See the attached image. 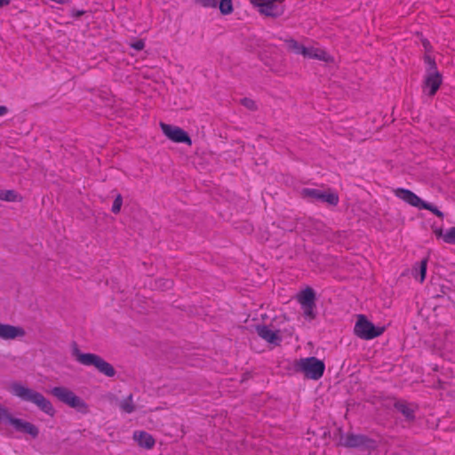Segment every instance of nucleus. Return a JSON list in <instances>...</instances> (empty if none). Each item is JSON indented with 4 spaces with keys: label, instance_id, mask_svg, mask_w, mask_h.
Returning <instances> with one entry per match:
<instances>
[{
    "label": "nucleus",
    "instance_id": "nucleus-30",
    "mask_svg": "<svg viewBox=\"0 0 455 455\" xmlns=\"http://www.w3.org/2000/svg\"><path fill=\"white\" fill-rule=\"evenodd\" d=\"M425 61L428 65L427 71L437 70L435 61L430 56H426Z\"/></svg>",
    "mask_w": 455,
    "mask_h": 455
},
{
    "label": "nucleus",
    "instance_id": "nucleus-31",
    "mask_svg": "<svg viewBox=\"0 0 455 455\" xmlns=\"http://www.w3.org/2000/svg\"><path fill=\"white\" fill-rule=\"evenodd\" d=\"M136 51H141L145 47V43L142 40H138L131 44Z\"/></svg>",
    "mask_w": 455,
    "mask_h": 455
},
{
    "label": "nucleus",
    "instance_id": "nucleus-22",
    "mask_svg": "<svg viewBox=\"0 0 455 455\" xmlns=\"http://www.w3.org/2000/svg\"><path fill=\"white\" fill-rule=\"evenodd\" d=\"M219 8L223 15L232 13L234 11L232 0H220Z\"/></svg>",
    "mask_w": 455,
    "mask_h": 455
},
{
    "label": "nucleus",
    "instance_id": "nucleus-9",
    "mask_svg": "<svg viewBox=\"0 0 455 455\" xmlns=\"http://www.w3.org/2000/svg\"><path fill=\"white\" fill-rule=\"evenodd\" d=\"M163 133L172 141L176 143H185L188 146L192 145V140L188 134L180 127L160 123Z\"/></svg>",
    "mask_w": 455,
    "mask_h": 455
},
{
    "label": "nucleus",
    "instance_id": "nucleus-5",
    "mask_svg": "<svg viewBox=\"0 0 455 455\" xmlns=\"http://www.w3.org/2000/svg\"><path fill=\"white\" fill-rule=\"evenodd\" d=\"M394 194L396 197L399 199L404 201L405 203L409 204L411 206L417 207L419 209H425L432 213H434L435 216H437L440 219L443 218V213L438 210L437 207L435 205L427 203L423 201L421 198H419L416 194H414L412 191L405 188H396L394 191Z\"/></svg>",
    "mask_w": 455,
    "mask_h": 455
},
{
    "label": "nucleus",
    "instance_id": "nucleus-1",
    "mask_svg": "<svg viewBox=\"0 0 455 455\" xmlns=\"http://www.w3.org/2000/svg\"><path fill=\"white\" fill-rule=\"evenodd\" d=\"M10 393L24 402H29L37 406L43 412L53 416L55 410L52 403L41 393L29 388L20 382H13L9 386Z\"/></svg>",
    "mask_w": 455,
    "mask_h": 455
},
{
    "label": "nucleus",
    "instance_id": "nucleus-24",
    "mask_svg": "<svg viewBox=\"0 0 455 455\" xmlns=\"http://www.w3.org/2000/svg\"><path fill=\"white\" fill-rule=\"evenodd\" d=\"M0 200L14 202L18 200V195L13 190L0 191Z\"/></svg>",
    "mask_w": 455,
    "mask_h": 455
},
{
    "label": "nucleus",
    "instance_id": "nucleus-26",
    "mask_svg": "<svg viewBox=\"0 0 455 455\" xmlns=\"http://www.w3.org/2000/svg\"><path fill=\"white\" fill-rule=\"evenodd\" d=\"M427 265V259H424L420 261V265H419V282L420 283H423L426 278Z\"/></svg>",
    "mask_w": 455,
    "mask_h": 455
},
{
    "label": "nucleus",
    "instance_id": "nucleus-11",
    "mask_svg": "<svg viewBox=\"0 0 455 455\" xmlns=\"http://www.w3.org/2000/svg\"><path fill=\"white\" fill-rule=\"evenodd\" d=\"M26 336V331L23 327L3 323L0 322V339L4 340H13L22 339Z\"/></svg>",
    "mask_w": 455,
    "mask_h": 455
},
{
    "label": "nucleus",
    "instance_id": "nucleus-10",
    "mask_svg": "<svg viewBox=\"0 0 455 455\" xmlns=\"http://www.w3.org/2000/svg\"><path fill=\"white\" fill-rule=\"evenodd\" d=\"M442 75L438 70L427 71L424 79V92L427 91L430 97H433L442 84Z\"/></svg>",
    "mask_w": 455,
    "mask_h": 455
},
{
    "label": "nucleus",
    "instance_id": "nucleus-29",
    "mask_svg": "<svg viewBox=\"0 0 455 455\" xmlns=\"http://www.w3.org/2000/svg\"><path fill=\"white\" fill-rule=\"evenodd\" d=\"M241 104L250 110H255L257 108L256 102L249 98L241 100Z\"/></svg>",
    "mask_w": 455,
    "mask_h": 455
},
{
    "label": "nucleus",
    "instance_id": "nucleus-27",
    "mask_svg": "<svg viewBox=\"0 0 455 455\" xmlns=\"http://www.w3.org/2000/svg\"><path fill=\"white\" fill-rule=\"evenodd\" d=\"M122 204H123V198H122V196L121 195H118L115 200H114V203H113V205H112V212L114 213H118L121 210V207H122Z\"/></svg>",
    "mask_w": 455,
    "mask_h": 455
},
{
    "label": "nucleus",
    "instance_id": "nucleus-23",
    "mask_svg": "<svg viewBox=\"0 0 455 455\" xmlns=\"http://www.w3.org/2000/svg\"><path fill=\"white\" fill-rule=\"evenodd\" d=\"M304 316L308 320H313L315 317V304L301 306Z\"/></svg>",
    "mask_w": 455,
    "mask_h": 455
},
{
    "label": "nucleus",
    "instance_id": "nucleus-14",
    "mask_svg": "<svg viewBox=\"0 0 455 455\" xmlns=\"http://www.w3.org/2000/svg\"><path fill=\"white\" fill-rule=\"evenodd\" d=\"M344 445L351 448H371L373 441L363 435L348 434L344 439Z\"/></svg>",
    "mask_w": 455,
    "mask_h": 455
},
{
    "label": "nucleus",
    "instance_id": "nucleus-7",
    "mask_svg": "<svg viewBox=\"0 0 455 455\" xmlns=\"http://www.w3.org/2000/svg\"><path fill=\"white\" fill-rule=\"evenodd\" d=\"M258 12L267 17L276 18L283 14L285 0H249Z\"/></svg>",
    "mask_w": 455,
    "mask_h": 455
},
{
    "label": "nucleus",
    "instance_id": "nucleus-3",
    "mask_svg": "<svg viewBox=\"0 0 455 455\" xmlns=\"http://www.w3.org/2000/svg\"><path fill=\"white\" fill-rule=\"evenodd\" d=\"M292 368L295 372L303 374L307 379L318 380L323 375L325 364L322 360L310 356L295 360Z\"/></svg>",
    "mask_w": 455,
    "mask_h": 455
},
{
    "label": "nucleus",
    "instance_id": "nucleus-12",
    "mask_svg": "<svg viewBox=\"0 0 455 455\" xmlns=\"http://www.w3.org/2000/svg\"><path fill=\"white\" fill-rule=\"evenodd\" d=\"M11 426L15 431L26 434L31 438H36L39 435V428L36 425L22 419L15 417Z\"/></svg>",
    "mask_w": 455,
    "mask_h": 455
},
{
    "label": "nucleus",
    "instance_id": "nucleus-34",
    "mask_svg": "<svg viewBox=\"0 0 455 455\" xmlns=\"http://www.w3.org/2000/svg\"><path fill=\"white\" fill-rule=\"evenodd\" d=\"M10 2L11 0H0V7L8 5Z\"/></svg>",
    "mask_w": 455,
    "mask_h": 455
},
{
    "label": "nucleus",
    "instance_id": "nucleus-15",
    "mask_svg": "<svg viewBox=\"0 0 455 455\" xmlns=\"http://www.w3.org/2000/svg\"><path fill=\"white\" fill-rule=\"evenodd\" d=\"M303 56L309 59L322 60L327 63L333 62L334 59L324 49L318 47H306Z\"/></svg>",
    "mask_w": 455,
    "mask_h": 455
},
{
    "label": "nucleus",
    "instance_id": "nucleus-21",
    "mask_svg": "<svg viewBox=\"0 0 455 455\" xmlns=\"http://www.w3.org/2000/svg\"><path fill=\"white\" fill-rule=\"evenodd\" d=\"M14 416L10 412V411L0 404V422L4 424L11 425L12 420L14 419Z\"/></svg>",
    "mask_w": 455,
    "mask_h": 455
},
{
    "label": "nucleus",
    "instance_id": "nucleus-25",
    "mask_svg": "<svg viewBox=\"0 0 455 455\" xmlns=\"http://www.w3.org/2000/svg\"><path fill=\"white\" fill-rule=\"evenodd\" d=\"M445 243L455 244V228H450L443 235Z\"/></svg>",
    "mask_w": 455,
    "mask_h": 455
},
{
    "label": "nucleus",
    "instance_id": "nucleus-2",
    "mask_svg": "<svg viewBox=\"0 0 455 455\" xmlns=\"http://www.w3.org/2000/svg\"><path fill=\"white\" fill-rule=\"evenodd\" d=\"M72 356L84 366H93L100 373L112 378L116 375L114 366L101 356L92 353H83L76 345L72 347Z\"/></svg>",
    "mask_w": 455,
    "mask_h": 455
},
{
    "label": "nucleus",
    "instance_id": "nucleus-16",
    "mask_svg": "<svg viewBox=\"0 0 455 455\" xmlns=\"http://www.w3.org/2000/svg\"><path fill=\"white\" fill-rule=\"evenodd\" d=\"M133 437L140 446L151 449L155 445L153 436L144 431L134 432Z\"/></svg>",
    "mask_w": 455,
    "mask_h": 455
},
{
    "label": "nucleus",
    "instance_id": "nucleus-18",
    "mask_svg": "<svg viewBox=\"0 0 455 455\" xmlns=\"http://www.w3.org/2000/svg\"><path fill=\"white\" fill-rule=\"evenodd\" d=\"M395 408L408 419L411 420L414 419V410L413 408L405 403H398L395 404Z\"/></svg>",
    "mask_w": 455,
    "mask_h": 455
},
{
    "label": "nucleus",
    "instance_id": "nucleus-20",
    "mask_svg": "<svg viewBox=\"0 0 455 455\" xmlns=\"http://www.w3.org/2000/svg\"><path fill=\"white\" fill-rule=\"evenodd\" d=\"M120 409L125 413H132L135 410V406L132 400V395H129L120 403Z\"/></svg>",
    "mask_w": 455,
    "mask_h": 455
},
{
    "label": "nucleus",
    "instance_id": "nucleus-35",
    "mask_svg": "<svg viewBox=\"0 0 455 455\" xmlns=\"http://www.w3.org/2000/svg\"><path fill=\"white\" fill-rule=\"evenodd\" d=\"M172 281H169V280L165 281V287L166 288H170V287H172Z\"/></svg>",
    "mask_w": 455,
    "mask_h": 455
},
{
    "label": "nucleus",
    "instance_id": "nucleus-19",
    "mask_svg": "<svg viewBox=\"0 0 455 455\" xmlns=\"http://www.w3.org/2000/svg\"><path fill=\"white\" fill-rule=\"evenodd\" d=\"M286 46L288 50L303 55L305 51V46L299 44L296 40L290 38L285 40Z\"/></svg>",
    "mask_w": 455,
    "mask_h": 455
},
{
    "label": "nucleus",
    "instance_id": "nucleus-32",
    "mask_svg": "<svg viewBox=\"0 0 455 455\" xmlns=\"http://www.w3.org/2000/svg\"><path fill=\"white\" fill-rule=\"evenodd\" d=\"M84 14V11L83 10H72L71 15L74 18H79Z\"/></svg>",
    "mask_w": 455,
    "mask_h": 455
},
{
    "label": "nucleus",
    "instance_id": "nucleus-13",
    "mask_svg": "<svg viewBox=\"0 0 455 455\" xmlns=\"http://www.w3.org/2000/svg\"><path fill=\"white\" fill-rule=\"evenodd\" d=\"M257 334L269 344L278 346L282 341V336L279 331L272 330L267 325H259L256 327Z\"/></svg>",
    "mask_w": 455,
    "mask_h": 455
},
{
    "label": "nucleus",
    "instance_id": "nucleus-28",
    "mask_svg": "<svg viewBox=\"0 0 455 455\" xmlns=\"http://www.w3.org/2000/svg\"><path fill=\"white\" fill-rule=\"evenodd\" d=\"M195 2L204 8L217 7V0H195Z\"/></svg>",
    "mask_w": 455,
    "mask_h": 455
},
{
    "label": "nucleus",
    "instance_id": "nucleus-4",
    "mask_svg": "<svg viewBox=\"0 0 455 455\" xmlns=\"http://www.w3.org/2000/svg\"><path fill=\"white\" fill-rule=\"evenodd\" d=\"M51 394L59 401L76 410L78 412L82 414L89 413L88 404L69 388L66 387H55L51 390Z\"/></svg>",
    "mask_w": 455,
    "mask_h": 455
},
{
    "label": "nucleus",
    "instance_id": "nucleus-17",
    "mask_svg": "<svg viewBox=\"0 0 455 455\" xmlns=\"http://www.w3.org/2000/svg\"><path fill=\"white\" fill-rule=\"evenodd\" d=\"M315 291L310 287L306 288L297 296V300L300 304V306L315 304Z\"/></svg>",
    "mask_w": 455,
    "mask_h": 455
},
{
    "label": "nucleus",
    "instance_id": "nucleus-8",
    "mask_svg": "<svg viewBox=\"0 0 455 455\" xmlns=\"http://www.w3.org/2000/svg\"><path fill=\"white\" fill-rule=\"evenodd\" d=\"M300 194L304 198H308L313 202H324L333 206L337 205L339 201L338 194L330 189L320 190L307 188H303Z\"/></svg>",
    "mask_w": 455,
    "mask_h": 455
},
{
    "label": "nucleus",
    "instance_id": "nucleus-6",
    "mask_svg": "<svg viewBox=\"0 0 455 455\" xmlns=\"http://www.w3.org/2000/svg\"><path fill=\"white\" fill-rule=\"evenodd\" d=\"M384 332V328L375 327L365 315H359L354 327V333L360 339L370 340L380 336Z\"/></svg>",
    "mask_w": 455,
    "mask_h": 455
},
{
    "label": "nucleus",
    "instance_id": "nucleus-33",
    "mask_svg": "<svg viewBox=\"0 0 455 455\" xmlns=\"http://www.w3.org/2000/svg\"><path fill=\"white\" fill-rule=\"evenodd\" d=\"M8 113V108L5 106H0V116H5Z\"/></svg>",
    "mask_w": 455,
    "mask_h": 455
}]
</instances>
